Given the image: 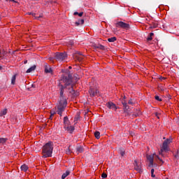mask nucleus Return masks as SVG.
<instances>
[{
	"label": "nucleus",
	"mask_w": 179,
	"mask_h": 179,
	"mask_svg": "<svg viewBox=\"0 0 179 179\" xmlns=\"http://www.w3.org/2000/svg\"><path fill=\"white\" fill-rule=\"evenodd\" d=\"M72 85V74L71 72H68L67 76H62L61 80L59 81V91L60 100L59 101H66V98L64 96V92H65V89H68L69 90V87L68 86H71Z\"/></svg>",
	"instance_id": "nucleus-1"
},
{
	"label": "nucleus",
	"mask_w": 179,
	"mask_h": 179,
	"mask_svg": "<svg viewBox=\"0 0 179 179\" xmlns=\"http://www.w3.org/2000/svg\"><path fill=\"white\" fill-rule=\"evenodd\" d=\"M52 150H54V143L51 141L45 143L42 148L43 157H44V159H47V157H52Z\"/></svg>",
	"instance_id": "nucleus-2"
},
{
	"label": "nucleus",
	"mask_w": 179,
	"mask_h": 179,
	"mask_svg": "<svg viewBox=\"0 0 179 179\" xmlns=\"http://www.w3.org/2000/svg\"><path fill=\"white\" fill-rule=\"evenodd\" d=\"M68 104V102H66L65 101H59V103L57 104V114L60 117H62V113L65 111V108H66V106Z\"/></svg>",
	"instance_id": "nucleus-3"
},
{
	"label": "nucleus",
	"mask_w": 179,
	"mask_h": 179,
	"mask_svg": "<svg viewBox=\"0 0 179 179\" xmlns=\"http://www.w3.org/2000/svg\"><path fill=\"white\" fill-rule=\"evenodd\" d=\"M173 139L167 138L166 141H164L162 148L159 152V155H163V152H168L169 151V144L171 143Z\"/></svg>",
	"instance_id": "nucleus-4"
},
{
	"label": "nucleus",
	"mask_w": 179,
	"mask_h": 179,
	"mask_svg": "<svg viewBox=\"0 0 179 179\" xmlns=\"http://www.w3.org/2000/svg\"><path fill=\"white\" fill-rule=\"evenodd\" d=\"M68 55L66 52H57L55 55V59L57 61H64V59H66Z\"/></svg>",
	"instance_id": "nucleus-5"
},
{
	"label": "nucleus",
	"mask_w": 179,
	"mask_h": 179,
	"mask_svg": "<svg viewBox=\"0 0 179 179\" xmlns=\"http://www.w3.org/2000/svg\"><path fill=\"white\" fill-rule=\"evenodd\" d=\"M116 27H120V29H124V30H129L131 29L129 24L125 23L122 21L117 22L116 24Z\"/></svg>",
	"instance_id": "nucleus-6"
},
{
	"label": "nucleus",
	"mask_w": 179,
	"mask_h": 179,
	"mask_svg": "<svg viewBox=\"0 0 179 179\" xmlns=\"http://www.w3.org/2000/svg\"><path fill=\"white\" fill-rule=\"evenodd\" d=\"M69 92L70 94H72V96H73V97H78V96H79V92L78 91L76 92L73 90V85L71 86V87L69 89Z\"/></svg>",
	"instance_id": "nucleus-7"
},
{
	"label": "nucleus",
	"mask_w": 179,
	"mask_h": 179,
	"mask_svg": "<svg viewBox=\"0 0 179 179\" xmlns=\"http://www.w3.org/2000/svg\"><path fill=\"white\" fill-rule=\"evenodd\" d=\"M106 106L108 108H109V110H115V111L117 110V108H118L117 106H115V103L111 101L106 103Z\"/></svg>",
	"instance_id": "nucleus-8"
},
{
	"label": "nucleus",
	"mask_w": 179,
	"mask_h": 179,
	"mask_svg": "<svg viewBox=\"0 0 179 179\" xmlns=\"http://www.w3.org/2000/svg\"><path fill=\"white\" fill-rule=\"evenodd\" d=\"M134 170L136 171H138V173H143V171L142 170V167L138 164V161H134Z\"/></svg>",
	"instance_id": "nucleus-9"
},
{
	"label": "nucleus",
	"mask_w": 179,
	"mask_h": 179,
	"mask_svg": "<svg viewBox=\"0 0 179 179\" xmlns=\"http://www.w3.org/2000/svg\"><path fill=\"white\" fill-rule=\"evenodd\" d=\"M69 127V119L66 116L64 117V128L65 131H66Z\"/></svg>",
	"instance_id": "nucleus-10"
},
{
	"label": "nucleus",
	"mask_w": 179,
	"mask_h": 179,
	"mask_svg": "<svg viewBox=\"0 0 179 179\" xmlns=\"http://www.w3.org/2000/svg\"><path fill=\"white\" fill-rule=\"evenodd\" d=\"M89 93L91 97H94L95 96H97V94H99V90L96 89L90 88Z\"/></svg>",
	"instance_id": "nucleus-11"
},
{
	"label": "nucleus",
	"mask_w": 179,
	"mask_h": 179,
	"mask_svg": "<svg viewBox=\"0 0 179 179\" xmlns=\"http://www.w3.org/2000/svg\"><path fill=\"white\" fill-rule=\"evenodd\" d=\"M45 73H52V69L47 63L45 64Z\"/></svg>",
	"instance_id": "nucleus-12"
},
{
	"label": "nucleus",
	"mask_w": 179,
	"mask_h": 179,
	"mask_svg": "<svg viewBox=\"0 0 179 179\" xmlns=\"http://www.w3.org/2000/svg\"><path fill=\"white\" fill-rule=\"evenodd\" d=\"M147 159H148V160H149L150 166H153V162H154V159H155L154 155H148Z\"/></svg>",
	"instance_id": "nucleus-13"
},
{
	"label": "nucleus",
	"mask_w": 179,
	"mask_h": 179,
	"mask_svg": "<svg viewBox=\"0 0 179 179\" xmlns=\"http://www.w3.org/2000/svg\"><path fill=\"white\" fill-rule=\"evenodd\" d=\"M36 68H37V66L36 65L31 66L29 69L27 70V73H31V72L36 71Z\"/></svg>",
	"instance_id": "nucleus-14"
},
{
	"label": "nucleus",
	"mask_w": 179,
	"mask_h": 179,
	"mask_svg": "<svg viewBox=\"0 0 179 179\" xmlns=\"http://www.w3.org/2000/svg\"><path fill=\"white\" fill-rule=\"evenodd\" d=\"M8 55V52L5 51V50H0V58H3V57H6Z\"/></svg>",
	"instance_id": "nucleus-15"
},
{
	"label": "nucleus",
	"mask_w": 179,
	"mask_h": 179,
	"mask_svg": "<svg viewBox=\"0 0 179 179\" xmlns=\"http://www.w3.org/2000/svg\"><path fill=\"white\" fill-rule=\"evenodd\" d=\"M28 15H31L37 20H38L40 18L43 17V15L41 14L39 16H36V13H31V12L28 13Z\"/></svg>",
	"instance_id": "nucleus-16"
},
{
	"label": "nucleus",
	"mask_w": 179,
	"mask_h": 179,
	"mask_svg": "<svg viewBox=\"0 0 179 179\" xmlns=\"http://www.w3.org/2000/svg\"><path fill=\"white\" fill-rule=\"evenodd\" d=\"M83 151H84L83 147L78 146L76 148V152L78 155H79V153H83Z\"/></svg>",
	"instance_id": "nucleus-17"
},
{
	"label": "nucleus",
	"mask_w": 179,
	"mask_h": 179,
	"mask_svg": "<svg viewBox=\"0 0 179 179\" xmlns=\"http://www.w3.org/2000/svg\"><path fill=\"white\" fill-rule=\"evenodd\" d=\"M153 36H155V34L153 32L150 33V34L147 37V41H152V40H153Z\"/></svg>",
	"instance_id": "nucleus-18"
},
{
	"label": "nucleus",
	"mask_w": 179,
	"mask_h": 179,
	"mask_svg": "<svg viewBox=\"0 0 179 179\" xmlns=\"http://www.w3.org/2000/svg\"><path fill=\"white\" fill-rule=\"evenodd\" d=\"M66 131L69 132V134H72L75 131V127L73 126H70Z\"/></svg>",
	"instance_id": "nucleus-19"
},
{
	"label": "nucleus",
	"mask_w": 179,
	"mask_h": 179,
	"mask_svg": "<svg viewBox=\"0 0 179 179\" xmlns=\"http://www.w3.org/2000/svg\"><path fill=\"white\" fill-rule=\"evenodd\" d=\"M7 141V138H0V143H1V145H5V143H6Z\"/></svg>",
	"instance_id": "nucleus-20"
},
{
	"label": "nucleus",
	"mask_w": 179,
	"mask_h": 179,
	"mask_svg": "<svg viewBox=\"0 0 179 179\" xmlns=\"http://www.w3.org/2000/svg\"><path fill=\"white\" fill-rule=\"evenodd\" d=\"M21 170L22 171H27V170H29V166H27V165L26 164H23L21 166Z\"/></svg>",
	"instance_id": "nucleus-21"
},
{
	"label": "nucleus",
	"mask_w": 179,
	"mask_h": 179,
	"mask_svg": "<svg viewBox=\"0 0 179 179\" xmlns=\"http://www.w3.org/2000/svg\"><path fill=\"white\" fill-rule=\"evenodd\" d=\"M70 171H66L64 173H63V175L62 176V179H65L66 178V177H68V176H69L70 174Z\"/></svg>",
	"instance_id": "nucleus-22"
},
{
	"label": "nucleus",
	"mask_w": 179,
	"mask_h": 179,
	"mask_svg": "<svg viewBox=\"0 0 179 179\" xmlns=\"http://www.w3.org/2000/svg\"><path fill=\"white\" fill-rule=\"evenodd\" d=\"M83 23H85V20L82 19L79 20L78 22H76L75 24L76 26H79L80 24H83Z\"/></svg>",
	"instance_id": "nucleus-23"
},
{
	"label": "nucleus",
	"mask_w": 179,
	"mask_h": 179,
	"mask_svg": "<svg viewBox=\"0 0 179 179\" xmlns=\"http://www.w3.org/2000/svg\"><path fill=\"white\" fill-rule=\"evenodd\" d=\"M75 58L76 59H77V61H79V62L83 61V56H79L78 55H76Z\"/></svg>",
	"instance_id": "nucleus-24"
},
{
	"label": "nucleus",
	"mask_w": 179,
	"mask_h": 179,
	"mask_svg": "<svg viewBox=\"0 0 179 179\" xmlns=\"http://www.w3.org/2000/svg\"><path fill=\"white\" fill-rule=\"evenodd\" d=\"M16 76H17V74H15V75L11 78V85H15V83H16Z\"/></svg>",
	"instance_id": "nucleus-25"
},
{
	"label": "nucleus",
	"mask_w": 179,
	"mask_h": 179,
	"mask_svg": "<svg viewBox=\"0 0 179 179\" xmlns=\"http://www.w3.org/2000/svg\"><path fill=\"white\" fill-rule=\"evenodd\" d=\"M108 41L109 43H114V41H117V37L113 36L112 38H108Z\"/></svg>",
	"instance_id": "nucleus-26"
},
{
	"label": "nucleus",
	"mask_w": 179,
	"mask_h": 179,
	"mask_svg": "<svg viewBox=\"0 0 179 179\" xmlns=\"http://www.w3.org/2000/svg\"><path fill=\"white\" fill-rule=\"evenodd\" d=\"M65 152L66 155H71V153H72V150H71V145L66 148Z\"/></svg>",
	"instance_id": "nucleus-27"
},
{
	"label": "nucleus",
	"mask_w": 179,
	"mask_h": 179,
	"mask_svg": "<svg viewBox=\"0 0 179 179\" xmlns=\"http://www.w3.org/2000/svg\"><path fill=\"white\" fill-rule=\"evenodd\" d=\"M8 113V109H4L0 113V117H2L3 115H6Z\"/></svg>",
	"instance_id": "nucleus-28"
},
{
	"label": "nucleus",
	"mask_w": 179,
	"mask_h": 179,
	"mask_svg": "<svg viewBox=\"0 0 179 179\" xmlns=\"http://www.w3.org/2000/svg\"><path fill=\"white\" fill-rule=\"evenodd\" d=\"M95 48H99V50H104V45H96Z\"/></svg>",
	"instance_id": "nucleus-29"
},
{
	"label": "nucleus",
	"mask_w": 179,
	"mask_h": 179,
	"mask_svg": "<svg viewBox=\"0 0 179 179\" xmlns=\"http://www.w3.org/2000/svg\"><path fill=\"white\" fill-rule=\"evenodd\" d=\"M94 136L96 139H100V133L99 131L94 132Z\"/></svg>",
	"instance_id": "nucleus-30"
},
{
	"label": "nucleus",
	"mask_w": 179,
	"mask_h": 179,
	"mask_svg": "<svg viewBox=\"0 0 179 179\" xmlns=\"http://www.w3.org/2000/svg\"><path fill=\"white\" fill-rule=\"evenodd\" d=\"M151 176H152V178H155V169H151Z\"/></svg>",
	"instance_id": "nucleus-31"
},
{
	"label": "nucleus",
	"mask_w": 179,
	"mask_h": 179,
	"mask_svg": "<svg viewBox=\"0 0 179 179\" xmlns=\"http://www.w3.org/2000/svg\"><path fill=\"white\" fill-rule=\"evenodd\" d=\"M155 100H157V101H162V99H160V97H159V96H157V95H156V96H155Z\"/></svg>",
	"instance_id": "nucleus-32"
},
{
	"label": "nucleus",
	"mask_w": 179,
	"mask_h": 179,
	"mask_svg": "<svg viewBox=\"0 0 179 179\" xmlns=\"http://www.w3.org/2000/svg\"><path fill=\"white\" fill-rule=\"evenodd\" d=\"M123 107H124V111H128V110H129V106L128 105H126L125 106H123Z\"/></svg>",
	"instance_id": "nucleus-33"
},
{
	"label": "nucleus",
	"mask_w": 179,
	"mask_h": 179,
	"mask_svg": "<svg viewBox=\"0 0 179 179\" xmlns=\"http://www.w3.org/2000/svg\"><path fill=\"white\" fill-rule=\"evenodd\" d=\"M78 120H80V117L79 115H78L77 117H75L74 122H78Z\"/></svg>",
	"instance_id": "nucleus-34"
},
{
	"label": "nucleus",
	"mask_w": 179,
	"mask_h": 179,
	"mask_svg": "<svg viewBox=\"0 0 179 179\" xmlns=\"http://www.w3.org/2000/svg\"><path fill=\"white\" fill-rule=\"evenodd\" d=\"M101 178H107V173H102Z\"/></svg>",
	"instance_id": "nucleus-35"
},
{
	"label": "nucleus",
	"mask_w": 179,
	"mask_h": 179,
	"mask_svg": "<svg viewBox=\"0 0 179 179\" xmlns=\"http://www.w3.org/2000/svg\"><path fill=\"white\" fill-rule=\"evenodd\" d=\"M73 44H74L73 41H69L68 42V45H73Z\"/></svg>",
	"instance_id": "nucleus-36"
},
{
	"label": "nucleus",
	"mask_w": 179,
	"mask_h": 179,
	"mask_svg": "<svg viewBox=\"0 0 179 179\" xmlns=\"http://www.w3.org/2000/svg\"><path fill=\"white\" fill-rule=\"evenodd\" d=\"M50 115H51V117H54V115H55V111L51 110L50 111Z\"/></svg>",
	"instance_id": "nucleus-37"
},
{
	"label": "nucleus",
	"mask_w": 179,
	"mask_h": 179,
	"mask_svg": "<svg viewBox=\"0 0 179 179\" xmlns=\"http://www.w3.org/2000/svg\"><path fill=\"white\" fill-rule=\"evenodd\" d=\"M178 152H179V150H177V154L175 155L176 159H179Z\"/></svg>",
	"instance_id": "nucleus-38"
},
{
	"label": "nucleus",
	"mask_w": 179,
	"mask_h": 179,
	"mask_svg": "<svg viewBox=\"0 0 179 179\" xmlns=\"http://www.w3.org/2000/svg\"><path fill=\"white\" fill-rule=\"evenodd\" d=\"M0 71H5V66H0Z\"/></svg>",
	"instance_id": "nucleus-39"
},
{
	"label": "nucleus",
	"mask_w": 179,
	"mask_h": 179,
	"mask_svg": "<svg viewBox=\"0 0 179 179\" xmlns=\"http://www.w3.org/2000/svg\"><path fill=\"white\" fill-rule=\"evenodd\" d=\"M78 16H79L80 17H82V16H83V12L78 13Z\"/></svg>",
	"instance_id": "nucleus-40"
},
{
	"label": "nucleus",
	"mask_w": 179,
	"mask_h": 179,
	"mask_svg": "<svg viewBox=\"0 0 179 179\" xmlns=\"http://www.w3.org/2000/svg\"><path fill=\"white\" fill-rule=\"evenodd\" d=\"M122 104L123 107H124L125 106H127V103L125 101H122Z\"/></svg>",
	"instance_id": "nucleus-41"
},
{
	"label": "nucleus",
	"mask_w": 179,
	"mask_h": 179,
	"mask_svg": "<svg viewBox=\"0 0 179 179\" xmlns=\"http://www.w3.org/2000/svg\"><path fill=\"white\" fill-rule=\"evenodd\" d=\"M121 156H124L125 155V151H120Z\"/></svg>",
	"instance_id": "nucleus-42"
},
{
	"label": "nucleus",
	"mask_w": 179,
	"mask_h": 179,
	"mask_svg": "<svg viewBox=\"0 0 179 179\" xmlns=\"http://www.w3.org/2000/svg\"><path fill=\"white\" fill-rule=\"evenodd\" d=\"M134 117H138L139 113H133Z\"/></svg>",
	"instance_id": "nucleus-43"
},
{
	"label": "nucleus",
	"mask_w": 179,
	"mask_h": 179,
	"mask_svg": "<svg viewBox=\"0 0 179 179\" xmlns=\"http://www.w3.org/2000/svg\"><path fill=\"white\" fill-rule=\"evenodd\" d=\"M76 55L82 56L83 55H82V52H78Z\"/></svg>",
	"instance_id": "nucleus-44"
},
{
	"label": "nucleus",
	"mask_w": 179,
	"mask_h": 179,
	"mask_svg": "<svg viewBox=\"0 0 179 179\" xmlns=\"http://www.w3.org/2000/svg\"><path fill=\"white\" fill-rule=\"evenodd\" d=\"M6 1H9V2L16 3V1H15V0H6Z\"/></svg>",
	"instance_id": "nucleus-45"
},
{
	"label": "nucleus",
	"mask_w": 179,
	"mask_h": 179,
	"mask_svg": "<svg viewBox=\"0 0 179 179\" xmlns=\"http://www.w3.org/2000/svg\"><path fill=\"white\" fill-rule=\"evenodd\" d=\"M157 157L159 162H162L163 163V160L162 159H160V157H159V156H157Z\"/></svg>",
	"instance_id": "nucleus-46"
},
{
	"label": "nucleus",
	"mask_w": 179,
	"mask_h": 179,
	"mask_svg": "<svg viewBox=\"0 0 179 179\" xmlns=\"http://www.w3.org/2000/svg\"><path fill=\"white\" fill-rule=\"evenodd\" d=\"M73 15L76 16V15H79V13L75 12V13H73Z\"/></svg>",
	"instance_id": "nucleus-47"
},
{
	"label": "nucleus",
	"mask_w": 179,
	"mask_h": 179,
	"mask_svg": "<svg viewBox=\"0 0 179 179\" xmlns=\"http://www.w3.org/2000/svg\"><path fill=\"white\" fill-rule=\"evenodd\" d=\"M128 103L129 104H132V101L131 100L129 101Z\"/></svg>",
	"instance_id": "nucleus-48"
},
{
	"label": "nucleus",
	"mask_w": 179,
	"mask_h": 179,
	"mask_svg": "<svg viewBox=\"0 0 179 179\" xmlns=\"http://www.w3.org/2000/svg\"><path fill=\"white\" fill-rule=\"evenodd\" d=\"M24 64H27V60H24Z\"/></svg>",
	"instance_id": "nucleus-49"
},
{
	"label": "nucleus",
	"mask_w": 179,
	"mask_h": 179,
	"mask_svg": "<svg viewBox=\"0 0 179 179\" xmlns=\"http://www.w3.org/2000/svg\"><path fill=\"white\" fill-rule=\"evenodd\" d=\"M49 119H50V120H52V116H51V115H50Z\"/></svg>",
	"instance_id": "nucleus-50"
},
{
	"label": "nucleus",
	"mask_w": 179,
	"mask_h": 179,
	"mask_svg": "<svg viewBox=\"0 0 179 179\" xmlns=\"http://www.w3.org/2000/svg\"><path fill=\"white\" fill-rule=\"evenodd\" d=\"M49 59H50V61H52L53 58H52V57H50Z\"/></svg>",
	"instance_id": "nucleus-51"
},
{
	"label": "nucleus",
	"mask_w": 179,
	"mask_h": 179,
	"mask_svg": "<svg viewBox=\"0 0 179 179\" xmlns=\"http://www.w3.org/2000/svg\"><path fill=\"white\" fill-rule=\"evenodd\" d=\"M31 87H34H34H36V85H31Z\"/></svg>",
	"instance_id": "nucleus-52"
},
{
	"label": "nucleus",
	"mask_w": 179,
	"mask_h": 179,
	"mask_svg": "<svg viewBox=\"0 0 179 179\" xmlns=\"http://www.w3.org/2000/svg\"><path fill=\"white\" fill-rule=\"evenodd\" d=\"M157 115H159V113H156V117H157V118H159V116H157Z\"/></svg>",
	"instance_id": "nucleus-53"
},
{
	"label": "nucleus",
	"mask_w": 179,
	"mask_h": 179,
	"mask_svg": "<svg viewBox=\"0 0 179 179\" xmlns=\"http://www.w3.org/2000/svg\"><path fill=\"white\" fill-rule=\"evenodd\" d=\"M69 69H72V66H70L69 67Z\"/></svg>",
	"instance_id": "nucleus-54"
},
{
	"label": "nucleus",
	"mask_w": 179,
	"mask_h": 179,
	"mask_svg": "<svg viewBox=\"0 0 179 179\" xmlns=\"http://www.w3.org/2000/svg\"><path fill=\"white\" fill-rule=\"evenodd\" d=\"M177 123L179 124V119H178Z\"/></svg>",
	"instance_id": "nucleus-55"
},
{
	"label": "nucleus",
	"mask_w": 179,
	"mask_h": 179,
	"mask_svg": "<svg viewBox=\"0 0 179 179\" xmlns=\"http://www.w3.org/2000/svg\"><path fill=\"white\" fill-rule=\"evenodd\" d=\"M32 1H39V0H32Z\"/></svg>",
	"instance_id": "nucleus-56"
},
{
	"label": "nucleus",
	"mask_w": 179,
	"mask_h": 179,
	"mask_svg": "<svg viewBox=\"0 0 179 179\" xmlns=\"http://www.w3.org/2000/svg\"><path fill=\"white\" fill-rule=\"evenodd\" d=\"M162 79H165L164 78H162Z\"/></svg>",
	"instance_id": "nucleus-57"
}]
</instances>
